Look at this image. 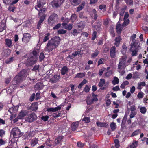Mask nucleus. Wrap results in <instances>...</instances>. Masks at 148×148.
Wrapping results in <instances>:
<instances>
[{
    "instance_id": "obj_22",
    "label": "nucleus",
    "mask_w": 148,
    "mask_h": 148,
    "mask_svg": "<svg viewBox=\"0 0 148 148\" xmlns=\"http://www.w3.org/2000/svg\"><path fill=\"white\" fill-rule=\"evenodd\" d=\"M64 138V136H59L56 137L55 140V143L56 145H58L61 141Z\"/></svg>"
},
{
    "instance_id": "obj_60",
    "label": "nucleus",
    "mask_w": 148,
    "mask_h": 148,
    "mask_svg": "<svg viewBox=\"0 0 148 148\" xmlns=\"http://www.w3.org/2000/svg\"><path fill=\"white\" fill-rule=\"evenodd\" d=\"M144 96V94L142 92H139L137 95V97L138 98L141 99Z\"/></svg>"
},
{
    "instance_id": "obj_55",
    "label": "nucleus",
    "mask_w": 148,
    "mask_h": 148,
    "mask_svg": "<svg viewBox=\"0 0 148 148\" xmlns=\"http://www.w3.org/2000/svg\"><path fill=\"white\" fill-rule=\"evenodd\" d=\"M90 89V87H89L88 85L87 84L84 88V91H85L86 92H89Z\"/></svg>"
},
{
    "instance_id": "obj_15",
    "label": "nucleus",
    "mask_w": 148,
    "mask_h": 148,
    "mask_svg": "<svg viewBox=\"0 0 148 148\" xmlns=\"http://www.w3.org/2000/svg\"><path fill=\"white\" fill-rule=\"evenodd\" d=\"M79 125V123L78 121L73 122L71 124V130L73 131L77 130V129Z\"/></svg>"
},
{
    "instance_id": "obj_37",
    "label": "nucleus",
    "mask_w": 148,
    "mask_h": 148,
    "mask_svg": "<svg viewBox=\"0 0 148 148\" xmlns=\"http://www.w3.org/2000/svg\"><path fill=\"white\" fill-rule=\"evenodd\" d=\"M130 23V20L129 19L124 20V22L122 23V25L124 27H125L129 25Z\"/></svg>"
},
{
    "instance_id": "obj_46",
    "label": "nucleus",
    "mask_w": 148,
    "mask_h": 148,
    "mask_svg": "<svg viewBox=\"0 0 148 148\" xmlns=\"http://www.w3.org/2000/svg\"><path fill=\"white\" fill-rule=\"evenodd\" d=\"M99 51H98V50L96 49V50H95L94 52L91 54L92 57H96V56H97L98 54H99Z\"/></svg>"
},
{
    "instance_id": "obj_12",
    "label": "nucleus",
    "mask_w": 148,
    "mask_h": 148,
    "mask_svg": "<svg viewBox=\"0 0 148 148\" xmlns=\"http://www.w3.org/2000/svg\"><path fill=\"white\" fill-rule=\"evenodd\" d=\"M85 25V22L84 21H80L76 24V27L79 31H82L84 29Z\"/></svg>"
},
{
    "instance_id": "obj_45",
    "label": "nucleus",
    "mask_w": 148,
    "mask_h": 148,
    "mask_svg": "<svg viewBox=\"0 0 148 148\" xmlns=\"http://www.w3.org/2000/svg\"><path fill=\"white\" fill-rule=\"evenodd\" d=\"M116 124L114 122H112L111 123L110 125V127L112 131H114L115 130L116 127Z\"/></svg>"
},
{
    "instance_id": "obj_32",
    "label": "nucleus",
    "mask_w": 148,
    "mask_h": 148,
    "mask_svg": "<svg viewBox=\"0 0 148 148\" xmlns=\"http://www.w3.org/2000/svg\"><path fill=\"white\" fill-rule=\"evenodd\" d=\"M106 83L105 80L104 79H100V81L99 83L98 86L99 87L101 88L102 87L104 84H105Z\"/></svg>"
},
{
    "instance_id": "obj_26",
    "label": "nucleus",
    "mask_w": 148,
    "mask_h": 148,
    "mask_svg": "<svg viewBox=\"0 0 148 148\" xmlns=\"http://www.w3.org/2000/svg\"><path fill=\"white\" fill-rule=\"evenodd\" d=\"M79 53L78 51H75L71 55H69L68 57L71 58V59H73L74 57L77 56V55H79Z\"/></svg>"
},
{
    "instance_id": "obj_50",
    "label": "nucleus",
    "mask_w": 148,
    "mask_h": 148,
    "mask_svg": "<svg viewBox=\"0 0 148 148\" xmlns=\"http://www.w3.org/2000/svg\"><path fill=\"white\" fill-rule=\"evenodd\" d=\"M114 143L116 148H119L120 147L119 141V140L117 139H115L114 140Z\"/></svg>"
},
{
    "instance_id": "obj_6",
    "label": "nucleus",
    "mask_w": 148,
    "mask_h": 148,
    "mask_svg": "<svg viewBox=\"0 0 148 148\" xmlns=\"http://www.w3.org/2000/svg\"><path fill=\"white\" fill-rule=\"evenodd\" d=\"M37 119V116L36 113L32 112L28 114L26 117L25 120L29 122H32Z\"/></svg>"
},
{
    "instance_id": "obj_51",
    "label": "nucleus",
    "mask_w": 148,
    "mask_h": 148,
    "mask_svg": "<svg viewBox=\"0 0 148 148\" xmlns=\"http://www.w3.org/2000/svg\"><path fill=\"white\" fill-rule=\"evenodd\" d=\"M77 16L75 14H72L71 17V19L72 21V22H73L75 21L76 19Z\"/></svg>"
},
{
    "instance_id": "obj_36",
    "label": "nucleus",
    "mask_w": 148,
    "mask_h": 148,
    "mask_svg": "<svg viewBox=\"0 0 148 148\" xmlns=\"http://www.w3.org/2000/svg\"><path fill=\"white\" fill-rule=\"evenodd\" d=\"M6 27V25L4 23H2L0 24V32H2Z\"/></svg>"
},
{
    "instance_id": "obj_10",
    "label": "nucleus",
    "mask_w": 148,
    "mask_h": 148,
    "mask_svg": "<svg viewBox=\"0 0 148 148\" xmlns=\"http://www.w3.org/2000/svg\"><path fill=\"white\" fill-rule=\"evenodd\" d=\"M136 37V34H134L131 36V39L132 40V42L131 43V46L134 47H138V45L139 43L136 41L135 38Z\"/></svg>"
},
{
    "instance_id": "obj_38",
    "label": "nucleus",
    "mask_w": 148,
    "mask_h": 148,
    "mask_svg": "<svg viewBox=\"0 0 148 148\" xmlns=\"http://www.w3.org/2000/svg\"><path fill=\"white\" fill-rule=\"evenodd\" d=\"M85 75V74L83 72H80V73H77L76 76V77H79V78H82Z\"/></svg>"
},
{
    "instance_id": "obj_25",
    "label": "nucleus",
    "mask_w": 148,
    "mask_h": 148,
    "mask_svg": "<svg viewBox=\"0 0 148 148\" xmlns=\"http://www.w3.org/2000/svg\"><path fill=\"white\" fill-rule=\"evenodd\" d=\"M27 114V112L21 111L19 113L18 115V117L19 119H23L24 117Z\"/></svg>"
},
{
    "instance_id": "obj_53",
    "label": "nucleus",
    "mask_w": 148,
    "mask_h": 148,
    "mask_svg": "<svg viewBox=\"0 0 148 148\" xmlns=\"http://www.w3.org/2000/svg\"><path fill=\"white\" fill-rule=\"evenodd\" d=\"M91 95L92 96V97H93V98L94 99V101L96 102L98 101V99H97L98 95L97 94H95L93 92L91 93Z\"/></svg>"
},
{
    "instance_id": "obj_54",
    "label": "nucleus",
    "mask_w": 148,
    "mask_h": 148,
    "mask_svg": "<svg viewBox=\"0 0 148 148\" xmlns=\"http://www.w3.org/2000/svg\"><path fill=\"white\" fill-rule=\"evenodd\" d=\"M97 32L96 31H94L92 35V37L91 38V40H94L97 37Z\"/></svg>"
},
{
    "instance_id": "obj_16",
    "label": "nucleus",
    "mask_w": 148,
    "mask_h": 148,
    "mask_svg": "<svg viewBox=\"0 0 148 148\" xmlns=\"http://www.w3.org/2000/svg\"><path fill=\"white\" fill-rule=\"evenodd\" d=\"M116 48L115 46H113L110 50V56L112 58H114L116 56Z\"/></svg>"
},
{
    "instance_id": "obj_47",
    "label": "nucleus",
    "mask_w": 148,
    "mask_h": 148,
    "mask_svg": "<svg viewBox=\"0 0 148 148\" xmlns=\"http://www.w3.org/2000/svg\"><path fill=\"white\" fill-rule=\"evenodd\" d=\"M92 11L94 13V16H93V19L95 20L96 21L97 20L98 16L97 14V11L95 9H93L92 10Z\"/></svg>"
},
{
    "instance_id": "obj_58",
    "label": "nucleus",
    "mask_w": 148,
    "mask_h": 148,
    "mask_svg": "<svg viewBox=\"0 0 148 148\" xmlns=\"http://www.w3.org/2000/svg\"><path fill=\"white\" fill-rule=\"evenodd\" d=\"M137 114V112H131L130 115V118H133Z\"/></svg>"
},
{
    "instance_id": "obj_63",
    "label": "nucleus",
    "mask_w": 148,
    "mask_h": 148,
    "mask_svg": "<svg viewBox=\"0 0 148 148\" xmlns=\"http://www.w3.org/2000/svg\"><path fill=\"white\" fill-rule=\"evenodd\" d=\"M104 59L103 58H101L99 59L98 62V65L104 64Z\"/></svg>"
},
{
    "instance_id": "obj_62",
    "label": "nucleus",
    "mask_w": 148,
    "mask_h": 148,
    "mask_svg": "<svg viewBox=\"0 0 148 148\" xmlns=\"http://www.w3.org/2000/svg\"><path fill=\"white\" fill-rule=\"evenodd\" d=\"M15 8L16 7L15 6H9L8 8V10L10 12H14Z\"/></svg>"
},
{
    "instance_id": "obj_24",
    "label": "nucleus",
    "mask_w": 148,
    "mask_h": 148,
    "mask_svg": "<svg viewBox=\"0 0 148 148\" xmlns=\"http://www.w3.org/2000/svg\"><path fill=\"white\" fill-rule=\"evenodd\" d=\"M94 100L93 97L91 98L89 96H88L86 99V103L88 105L92 104L94 102H95Z\"/></svg>"
},
{
    "instance_id": "obj_40",
    "label": "nucleus",
    "mask_w": 148,
    "mask_h": 148,
    "mask_svg": "<svg viewBox=\"0 0 148 148\" xmlns=\"http://www.w3.org/2000/svg\"><path fill=\"white\" fill-rule=\"evenodd\" d=\"M127 8L126 6H125L124 8H122L120 11V12L119 13V15L120 16H123L124 13H125L126 8Z\"/></svg>"
},
{
    "instance_id": "obj_21",
    "label": "nucleus",
    "mask_w": 148,
    "mask_h": 148,
    "mask_svg": "<svg viewBox=\"0 0 148 148\" xmlns=\"http://www.w3.org/2000/svg\"><path fill=\"white\" fill-rule=\"evenodd\" d=\"M27 72V71L26 69H24L23 70H21L20 72V74L21 75L23 80V79L26 77V73Z\"/></svg>"
},
{
    "instance_id": "obj_64",
    "label": "nucleus",
    "mask_w": 148,
    "mask_h": 148,
    "mask_svg": "<svg viewBox=\"0 0 148 148\" xmlns=\"http://www.w3.org/2000/svg\"><path fill=\"white\" fill-rule=\"evenodd\" d=\"M105 69V68H103L102 69H101L99 70V75L101 76L102 75Z\"/></svg>"
},
{
    "instance_id": "obj_23",
    "label": "nucleus",
    "mask_w": 148,
    "mask_h": 148,
    "mask_svg": "<svg viewBox=\"0 0 148 148\" xmlns=\"http://www.w3.org/2000/svg\"><path fill=\"white\" fill-rule=\"evenodd\" d=\"M69 70V68L67 66H64L62 68L61 73L63 75L65 74L66 72H67Z\"/></svg>"
},
{
    "instance_id": "obj_1",
    "label": "nucleus",
    "mask_w": 148,
    "mask_h": 148,
    "mask_svg": "<svg viewBox=\"0 0 148 148\" xmlns=\"http://www.w3.org/2000/svg\"><path fill=\"white\" fill-rule=\"evenodd\" d=\"M61 39L59 36H56L52 38L49 40L45 47V50L48 52H51L55 49L59 45Z\"/></svg>"
},
{
    "instance_id": "obj_27",
    "label": "nucleus",
    "mask_w": 148,
    "mask_h": 148,
    "mask_svg": "<svg viewBox=\"0 0 148 148\" xmlns=\"http://www.w3.org/2000/svg\"><path fill=\"white\" fill-rule=\"evenodd\" d=\"M18 106H13L10 108H9L8 110V111L11 113L14 112L15 111H16L18 110Z\"/></svg>"
},
{
    "instance_id": "obj_3",
    "label": "nucleus",
    "mask_w": 148,
    "mask_h": 148,
    "mask_svg": "<svg viewBox=\"0 0 148 148\" xmlns=\"http://www.w3.org/2000/svg\"><path fill=\"white\" fill-rule=\"evenodd\" d=\"M46 11V9L43 8L42 9L40 10L38 14V15L40 17L39 18L40 19L38 22L37 25V28L39 29L41 27V25L44 21L46 18V15L43 13V12Z\"/></svg>"
},
{
    "instance_id": "obj_39",
    "label": "nucleus",
    "mask_w": 148,
    "mask_h": 148,
    "mask_svg": "<svg viewBox=\"0 0 148 148\" xmlns=\"http://www.w3.org/2000/svg\"><path fill=\"white\" fill-rule=\"evenodd\" d=\"M85 3H81L80 5L78 7H77V12H79V11H81L82 9H83L84 7Z\"/></svg>"
},
{
    "instance_id": "obj_56",
    "label": "nucleus",
    "mask_w": 148,
    "mask_h": 148,
    "mask_svg": "<svg viewBox=\"0 0 148 148\" xmlns=\"http://www.w3.org/2000/svg\"><path fill=\"white\" fill-rule=\"evenodd\" d=\"M66 30L62 29H60L58 31V33L60 34H65V33H66Z\"/></svg>"
},
{
    "instance_id": "obj_28",
    "label": "nucleus",
    "mask_w": 148,
    "mask_h": 148,
    "mask_svg": "<svg viewBox=\"0 0 148 148\" xmlns=\"http://www.w3.org/2000/svg\"><path fill=\"white\" fill-rule=\"evenodd\" d=\"M38 140V139L36 138H33L31 141V145L32 147H34L37 144Z\"/></svg>"
},
{
    "instance_id": "obj_30",
    "label": "nucleus",
    "mask_w": 148,
    "mask_h": 148,
    "mask_svg": "<svg viewBox=\"0 0 148 148\" xmlns=\"http://www.w3.org/2000/svg\"><path fill=\"white\" fill-rule=\"evenodd\" d=\"M116 32L119 34L121 33L122 30V28L121 26V25L119 24L117 25L116 26Z\"/></svg>"
},
{
    "instance_id": "obj_7",
    "label": "nucleus",
    "mask_w": 148,
    "mask_h": 148,
    "mask_svg": "<svg viewBox=\"0 0 148 148\" xmlns=\"http://www.w3.org/2000/svg\"><path fill=\"white\" fill-rule=\"evenodd\" d=\"M11 133L14 138L19 137L22 135V132H21L20 129L18 128H13L11 131Z\"/></svg>"
},
{
    "instance_id": "obj_43",
    "label": "nucleus",
    "mask_w": 148,
    "mask_h": 148,
    "mask_svg": "<svg viewBox=\"0 0 148 148\" xmlns=\"http://www.w3.org/2000/svg\"><path fill=\"white\" fill-rule=\"evenodd\" d=\"M140 112L142 114H144L147 111V109L145 107V106H143L142 107H141L140 109Z\"/></svg>"
},
{
    "instance_id": "obj_2",
    "label": "nucleus",
    "mask_w": 148,
    "mask_h": 148,
    "mask_svg": "<svg viewBox=\"0 0 148 148\" xmlns=\"http://www.w3.org/2000/svg\"><path fill=\"white\" fill-rule=\"evenodd\" d=\"M39 51L38 49H34L29 54L26 64L28 66H32L37 62Z\"/></svg>"
},
{
    "instance_id": "obj_29",
    "label": "nucleus",
    "mask_w": 148,
    "mask_h": 148,
    "mask_svg": "<svg viewBox=\"0 0 148 148\" xmlns=\"http://www.w3.org/2000/svg\"><path fill=\"white\" fill-rule=\"evenodd\" d=\"M5 44L8 47H11L12 45V41L9 39H6L5 40Z\"/></svg>"
},
{
    "instance_id": "obj_31",
    "label": "nucleus",
    "mask_w": 148,
    "mask_h": 148,
    "mask_svg": "<svg viewBox=\"0 0 148 148\" xmlns=\"http://www.w3.org/2000/svg\"><path fill=\"white\" fill-rule=\"evenodd\" d=\"M141 132V131L140 130H136L134 131L130 136V137H132L134 136H137V135L139 134Z\"/></svg>"
},
{
    "instance_id": "obj_4",
    "label": "nucleus",
    "mask_w": 148,
    "mask_h": 148,
    "mask_svg": "<svg viewBox=\"0 0 148 148\" xmlns=\"http://www.w3.org/2000/svg\"><path fill=\"white\" fill-rule=\"evenodd\" d=\"M58 20V15L56 13L52 14L49 17L48 22V24L51 26L54 25L57 23Z\"/></svg>"
},
{
    "instance_id": "obj_19",
    "label": "nucleus",
    "mask_w": 148,
    "mask_h": 148,
    "mask_svg": "<svg viewBox=\"0 0 148 148\" xmlns=\"http://www.w3.org/2000/svg\"><path fill=\"white\" fill-rule=\"evenodd\" d=\"M14 80L17 83H19L23 81L22 77L20 74V72L14 78Z\"/></svg>"
},
{
    "instance_id": "obj_44",
    "label": "nucleus",
    "mask_w": 148,
    "mask_h": 148,
    "mask_svg": "<svg viewBox=\"0 0 148 148\" xmlns=\"http://www.w3.org/2000/svg\"><path fill=\"white\" fill-rule=\"evenodd\" d=\"M50 35V33H48L46 34V36H45L44 37L43 41V42H46L48 41L49 40V36Z\"/></svg>"
},
{
    "instance_id": "obj_33",
    "label": "nucleus",
    "mask_w": 148,
    "mask_h": 148,
    "mask_svg": "<svg viewBox=\"0 0 148 148\" xmlns=\"http://www.w3.org/2000/svg\"><path fill=\"white\" fill-rule=\"evenodd\" d=\"M138 141L134 140L132 145L130 146V148H136L138 145Z\"/></svg>"
},
{
    "instance_id": "obj_17",
    "label": "nucleus",
    "mask_w": 148,
    "mask_h": 148,
    "mask_svg": "<svg viewBox=\"0 0 148 148\" xmlns=\"http://www.w3.org/2000/svg\"><path fill=\"white\" fill-rule=\"evenodd\" d=\"M4 3L6 5L10 4V5H13L16 3L19 0H3Z\"/></svg>"
},
{
    "instance_id": "obj_13",
    "label": "nucleus",
    "mask_w": 148,
    "mask_h": 148,
    "mask_svg": "<svg viewBox=\"0 0 148 148\" xmlns=\"http://www.w3.org/2000/svg\"><path fill=\"white\" fill-rule=\"evenodd\" d=\"M38 108V103L37 102H34L28 108V110L32 111L36 110Z\"/></svg>"
},
{
    "instance_id": "obj_49",
    "label": "nucleus",
    "mask_w": 148,
    "mask_h": 148,
    "mask_svg": "<svg viewBox=\"0 0 148 148\" xmlns=\"http://www.w3.org/2000/svg\"><path fill=\"white\" fill-rule=\"evenodd\" d=\"M82 120L84 121L85 123H88L90 122V119L89 117H86V116H85L82 119Z\"/></svg>"
},
{
    "instance_id": "obj_61",
    "label": "nucleus",
    "mask_w": 148,
    "mask_h": 148,
    "mask_svg": "<svg viewBox=\"0 0 148 148\" xmlns=\"http://www.w3.org/2000/svg\"><path fill=\"white\" fill-rule=\"evenodd\" d=\"M78 33V31L77 29H74L72 32H71V34L74 36L77 35Z\"/></svg>"
},
{
    "instance_id": "obj_5",
    "label": "nucleus",
    "mask_w": 148,
    "mask_h": 148,
    "mask_svg": "<svg viewBox=\"0 0 148 148\" xmlns=\"http://www.w3.org/2000/svg\"><path fill=\"white\" fill-rule=\"evenodd\" d=\"M127 57L126 56H123L119 59V62L118 64V69H125L127 66L126 65V60Z\"/></svg>"
},
{
    "instance_id": "obj_18",
    "label": "nucleus",
    "mask_w": 148,
    "mask_h": 148,
    "mask_svg": "<svg viewBox=\"0 0 148 148\" xmlns=\"http://www.w3.org/2000/svg\"><path fill=\"white\" fill-rule=\"evenodd\" d=\"M61 108V107L60 106H58L55 108H47V111L48 112H56V111L60 110Z\"/></svg>"
},
{
    "instance_id": "obj_9",
    "label": "nucleus",
    "mask_w": 148,
    "mask_h": 148,
    "mask_svg": "<svg viewBox=\"0 0 148 148\" xmlns=\"http://www.w3.org/2000/svg\"><path fill=\"white\" fill-rule=\"evenodd\" d=\"M31 37V34L28 33H25L23 34V37L22 38V41L23 42L28 43L30 41Z\"/></svg>"
},
{
    "instance_id": "obj_42",
    "label": "nucleus",
    "mask_w": 148,
    "mask_h": 148,
    "mask_svg": "<svg viewBox=\"0 0 148 148\" xmlns=\"http://www.w3.org/2000/svg\"><path fill=\"white\" fill-rule=\"evenodd\" d=\"M14 57H12L10 58H9L8 59H7L5 61V63L8 64H10V63H11V62H12L14 60Z\"/></svg>"
},
{
    "instance_id": "obj_34",
    "label": "nucleus",
    "mask_w": 148,
    "mask_h": 148,
    "mask_svg": "<svg viewBox=\"0 0 148 148\" xmlns=\"http://www.w3.org/2000/svg\"><path fill=\"white\" fill-rule=\"evenodd\" d=\"M87 80H86V79H84L82 82H81V83H80L78 86V88H81L82 87V86L84 85L85 84L87 83Z\"/></svg>"
},
{
    "instance_id": "obj_20",
    "label": "nucleus",
    "mask_w": 148,
    "mask_h": 148,
    "mask_svg": "<svg viewBox=\"0 0 148 148\" xmlns=\"http://www.w3.org/2000/svg\"><path fill=\"white\" fill-rule=\"evenodd\" d=\"M60 78V76H58L57 75H54L53 77L50 79L51 82L52 83H56Z\"/></svg>"
},
{
    "instance_id": "obj_8",
    "label": "nucleus",
    "mask_w": 148,
    "mask_h": 148,
    "mask_svg": "<svg viewBox=\"0 0 148 148\" xmlns=\"http://www.w3.org/2000/svg\"><path fill=\"white\" fill-rule=\"evenodd\" d=\"M64 0H54L51 3L52 6L54 8L59 7L62 3Z\"/></svg>"
},
{
    "instance_id": "obj_11",
    "label": "nucleus",
    "mask_w": 148,
    "mask_h": 148,
    "mask_svg": "<svg viewBox=\"0 0 148 148\" xmlns=\"http://www.w3.org/2000/svg\"><path fill=\"white\" fill-rule=\"evenodd\" d=\"M140 43H139L137 45L138 47H131L130 50L132 52V56H136L138 50V48L140 47Z\"/></svg>"
},
{
    "instance_id": "obj_52",
    "label": "nucleus",
    "mask_w": 148,
    "mask_h": 148,
    "mask_svg": "<svg viewBox=\"0 0 148 148\" xmlns=\"http://www.w3.org/2000/svg\"><path fill=\"white\" fill-rule=\"evenodd\" d=\"M121 40H122V38L120 36L116 37L114 39L115 42H118L119 44H120Z\"/></svg>"
},
{
    "instance_id": "obj_48",
    "label": "nucleus",
    "mask_w": 148,
    "mask_h": 148,
    "mask_svg": "<svg viewBox=\"0 0 148 148\" xmlns=\"http://www.w3.org/2000/svg\"><path fill=\"white\" fill-rule=\"evenodd\" d=\"M45 58V56L44 55V53L42 52L40 53V55L39 56V59L40 61H41L42 60H44Z\"/></svg>"
},
{
    "instance_id": "obj_14",
    "label": "nucleus",
    "mask_w": 148,
    "mask_h": 148,
    "mask_svg": "<svg viewBox=\"0 0 148 148\" xmlns=\"http://www.w3.org/2000/svg\"><path fill=\"white\" fill-rule=\"evenodd\" d=\"M37 5L35 6V8L39 12V10L43 9V8H42L44 4L42 2V1L41 0H37Z\"/></svg>"
},
{
    "instance_id": "obj_35",
    "label": "nucleus",
    "mask_w": 148,
    "mask_h": 148,
    "mask_svg": "<svg viewBox=\"0 0 148 148\" xmlns=\"http://www.w3.org/2000/svg\"><path fill=\"white\" fill-rule=\"evenodd\" d=\"M122 50H121V52L123 53H126V51H127V47L125 43L123 44L122 45Z\"/></svg>"
},
{
    "instance_id": "obj_57",
    "label": "nucleus",
    "mask_w": 148,
    "mask_h": 148,
    "mask_svg": "<svg viewBox=\"0 0 148 148\" xmlns=\"http://www.w3.org/2000/svg\"><path fill=\"white\" fill-rule=\"evenodd\" d=\"M49 118V116L46 115L45 116H42L41 118L42 120L43 121H46Z\"/></svg>"
},
{
    "instance_id": "obj_41",
    "label": "nucleus",
    "mask_w": 148,
    "mask_h": 148,
    "mask_svg": "<svg viewBox=\"0 0 148 148\" xmlns=\"http://www.w3.org/2000/svg\"><path fill=\"white\" fill-rule=\"evenodd\" d=\"M119 79L117 77H114V79L112 81V83L114 85L117 84L119 83Z\"/></svg>"
},
{
    "instance_id": "obj_59",
    "label": "nucleus",
    "mask_w": 148,
    "mask_h": 148,
    "mask_svg": "<svg viewBox=\"0 0 148 148\" xmlns=\"http://www.w3.org/2000/svg\"><path fill=\"white\" fill-rule=\"evenodd\" d=\"M73 28V26L71 24L67 25L65 27V28L67 29L68 30H71Z\"/></svg>"
}]
</instances>
